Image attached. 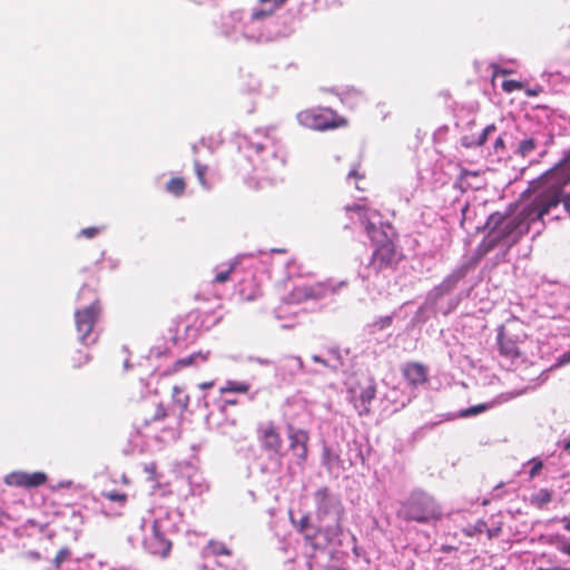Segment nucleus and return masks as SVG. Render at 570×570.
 Wrapping results in <instances>:
<instances>
[{
	"instance_id": "1",
	"label": "nucleus",
	"mask_w": 570,
	"mask_h": 570,
	"mask_svg": "<svg viewBox=\"0 0 570 570\" xmlns=\"http://www.w3.org/2000/svg\"><path fill=\"white\" fill-rule=\"evenodd\" d=\"M570 183V161L563 158L552 169L543 174L531 186L532 199L515 216L500 217L478 246L480 256L487 255L498 245L508 249L515 245L530 229V225L549 214L562 203L566 212L570 210V195L563 188Z\"/></svg>"
},
{
	"instance_id": "2",
	"label": "nucleus",
	"mask_w": 570,
	"mask_h": 570,
	"mask_svg": "<svg viewBox=\"0 0 570 570\" xmlns=\"http://www.w3.org/2000/svg\"><path fill=\"white\" fill-rule=\"evenodd\" d=\"M345 209L357 214L358 219L364 225L368 237L375 246L368 268L379 274L384 269L395 267L401 259V255L396 252L394 242L377 226V223H381L380 213L365 205L356 204L346 206Z\"/></svg>"
},
{
	"instance_id": "3",
	"label": "nucleus",
	"mask_w": 570,
	"mask_h": 570,
	"mask_svg": "<svg viewBox=\"0 0 570 570\" xmlns=\"http://www.w3.org/2000/svg\"><path fill=\"white\" fill-rule=\"evenodd\" d=\"M396 515L405 522L430 523L443 517L436 499L423 490H414L401 502Z\"/></svg>"
},
{
	"instance_id": "4",
	"label": "nucleus",
	"mask_w": 570,
	"mask_h": 570,
	"mask_svg": "<svg viewBox=\"0 0 570 570\" xmlns=\"http://www.w3.org/2000/svg\"><path fill=\"white\" fill-rule=\"evenodd\" d=\"M376 391L375 379L368 373H355L348 379V400L360 416L371 413V403L376 396Z\"/></svg>"
},
{
	"instance_id": "5",
	"label": "nucleus",
	"mask_w": 570,
	"mask_h": 570,
	"mask_svg": "<svg viewBox=\"0 0 570 570\" xmlns=\"http://www.w3.org/2000/svg\"><path fill=\"white\" fill-rule=\"evenodd\" d=\"M301 125L306 128L325 131L348 125V120L331 108L306 109L297 115Z\"/></svg>"
},
{
	"instance_id": "6",
	"label": "nucleus",
	"mask_w": 570,
	"mask_h": 570,
	"mask_svg": "<svg viewBox=\"0 0 570 570\" xmlns=\"http://www.w3.org/2000/svg\"><path fill=\"white\" fill-rule=\"evenodd\" d=\"M261 448L271 458H283V439L278 425L274 421L261 423L257 429Z\"/></svg>"
},
{
	"instance_id": "7",
	"label": "nucleus",
	"mask_w": 570,
	"mask_h": 570,
	"mask_svg": "<svg viewBox=\"0 0 570 570\" xmlns=\"http://www.w3.org/2000/svg\"><path fill=\"white\" fill-rule=\"evenodd\" d=\"M100 314L101 305L98 299L91 302L89 306L75 312L76 331L81 343H85L91 335Z\"/></svg>"
},
{
	"instance_id": "8",
	"label": "nucleus",
	"mask_w": 570,
	"mask_h": 570,
	"mask_svg": "<svg viewBox=\"0 0 570 570\" xmlns=\"http://www.w3.org/2000/svg\"><path fill=\"white\" fill-rule=\"evenodd\" d=\"M314 498L316 501V513L318 518H325L331 513H335L337 515V525L335 533L338 534L342 532L340 521L344 514V508L338 498L332 497L330 494V490L327 487L320 488L314 493Z\"/></svg>"
},
{
	"instance_id": "9",
	"label": "nucleus",
	"mask_w": 570,
	"mask_h": 570,
	"mask_svg": "<svg viewBox=\"0 0 570 570\" xmlns=\"http://www.w3.org/2000/svg\"><path fill=\"white\" fill-rule=\"evenodd\" d=\"M288 449L298 465H303L308 456L309 433L304 429L286 425Z\"/></svg>"
},
{
	"instance_id": "10",
	"label": "nucleus",
	"mask_w": 570,
	"mask_h": 570,
	"mask_svg": "<svg viewBox=\"0 0 570 570\" xmlns=\"http://www.w3.org/2000/svg\"><path fill=\"white\" fill-rule=\"evenodd\" d=\"M326 288L323 284H301L292 288V291L283 297V302L287 305L303 304L309 301H317L324 297Z\"/></svg>"
},
{
	"instance_id": "11",
	"label": "nucleus",
	"mask_w": 570,
	"mask_h": 570,
	"mask_svg": "<svg viewBox=\"0 0 570 570\" xmlns=\"http://www.w3.org/2000/svg\"><path fill=\"white\" fill-rule=\"evenodd\" d=\"M148 551L160 558H167L170 554L173 543L161 531L159 521L155 520L151 524V534L146 540Z\"/></svg>"
},
{
	"instance_id": "12",
	"label": "nucleus",
	"mask_w": 570,
	"mask_h": 570,
	"mask_svg": "<svg viewBox=\"0 0 570 570\" xmlns=\"http://www.w3.org/2000/svg\"><path fill=\"white\" fill-rule=\"evenodd\" d=\"M401 373L406 383L412 387H417L428 383L429 368L420 362H407L401 367Z\"/></svg>"
},
{
	"instance_id": "13",
	"label": "nucleus",
	"mask_w": 570,
	"mask_h": 570,
	"mask_svg": "<svg viewBox=\"0 0 570 570\" xmlns=\"http://www.w3.org/2000/svg\"><path fill=\"white\" fill-rule=\"evenodd\" d=\"M47 475L43 472H13L7 478V483L16 487L37 488L45 484Z\"/></svg>"
},
{
	"instance_id": "14",
	"label": "nucleus",
	"mask_w": 570,
	"mask_h": 570,
	"mask_svg": "<svg viewBox=\"0 0 570 570\" xmlns=\"http://www.w3.org/2000/svg\"><path fill=\"white\" fill-rule=\"evenodd\" d=\"M209 357V352H196L186 357L178 358L174 362L167 374H175L187 366L199 365L206 363Z\"/></svg>"
},
{
	"instance_id": "15",
	"label": "nucleus",
	"mask_w": 570,
	"mask_h": 570,
	"mask_svg": "<svg viewBox=\"0 0 570 570\" xmlns=\"http://www.w3.org/2000/svg\"><path fill=\"white\" fill-rule=\"evenodd\" d=\"M168 416V412L164 403L157 402L151 407L141 413V421L144 425L148 426L155 422L165 420Z\"/></svg>"
},
{
	"instance_id": "16",
	"label": "nucleus",
	"mask_w": 570,
	"mask_h": 570,
	"mask_svg": "<svg viewBox=\"0 0 570 570\" xmlns=\"http://www.w3.org/2000/svg\"><path fill=\"white\" fill-rule=\"evenodd\" d=\"M291 522L292 524L297 529V531L299 533H304V540L307 544H309L313 549H316L317 548V544H316V537H317V533L320 532V529H316V531L311 534V533H306V530L309 528V515L308 514H304L298 521H296L292 515H291Z\"/></svg>"
},
{
	"instance_id": "17",
	"label": "nucleus",
	"mask_w": 570,
	"mask_h": 570,
	"mask_svg": "<svg viewBox=\"0 0 570 570\" xmlns=\"http://www.w3.org/2000/svg\"><path fill=\"white\" fill-rule=\"evenodd\" d=\"M499 346L501 354L507 357L514 360L521 355L518 344L504 335L499 336Z\"/></svg>"
},
{
	"instance_id": "18",
	"label": "nucleus",
	"mask_w": 570,
	"mask_h": 570,
	"mask_svg": "<svg viewBox=\"0 0 570 570\" xmlns=\"http://www.w3.org/2000/svg\"><path fill=\"white\" fill-rule=\"evenodd\" d=\"M171 401L180 409V413L183 414L189 406L190 396L184 393L180 386L175 385L171 390Z\"/></svg>"
},
{
	"instance_id": "19",
	"label": "nucleus",
	"mask_w": 570,
	"mask_h": 570,
	"mask_svg": "<svg viewBox=\"0 0 570 570\" xmlns=\"http://www.w3.org/2000/svg\"><path fill=\"white\" fill-rule=\"evenodd\" d=\"M165 189L175 197H181L186 190V181L183 177H173L166 183Z\"/></svg>"
},
{
	"instance_id": "20",
	"label": "nucleus",
	"mask_w": 570,
	"mask_h": 570,
	"mask_svg": "<svg viewBox=\"0 0 570 570\" xmlns=\"http://www.w3.org/2000/svg\"><path fill=\"white\" fill-rule=\"evenodd\" d=\"M249 291L243 287L239 289L240 297L246 302H253L262 296V289L254 278L249 281Z\"/></svg>"
},
{
	"instance_id": "21",
	"label": "nucleus",
	"mask_w": 570,
	"mask_h": 570,
	"mask_svg": "<svg viewBox=\"0 0 570 570\" xmlns=\"http://www.w3.org/2000/svg\"><path fill=\"white\" fill-rule=\"evenodd\" d=\"M90 360L91 356L87 351L77 350L70 355L69 362L72 368L79 370L83 365L88 364Z\"/></svg>"
},
{
	"instance_id": "22",
	"label": "nucleus",
	"mask_w": 570,
	"mask_h": 570,
	"mask_svg": "<svg viewBox=\"0 0 570 570\" xmlns=\"http://www.w3.org/2000/svg\"><path fill=\"white\" fill-rule=\"evenodd\" d=\"M249 389H250V385L248 383L237 382V381H228L226 383V385L220 389V393L224 394V393L235 392V393L245 394L249 391Z\"/></svg>"
},
{
	"instance_id": "23",
	"label": "nucleus",
	"mask_w": 570,
	"mask_h": 570,
	"mask_svg": "<svg viewBox=\"0 0 570 570\" xmlns=\"http://www.w3.org/2000/svg\"><path fill=\"white\" fill-rule=\"evenodd\" d=\"M208 549L210 550L212 554L216 557H229L232 554V550L224 542L217 540H210L208 542Z\"/></svg>"
},
{
	"instance_id": "24",
	"label": "nucleus",
	"mask_w": 570,
	"mask_h": 570,
	"mask_svg": "<svg viewBox=\"0 0 570 570\" xmlns=\"http://www.w3.org/2000/svg\"><path fill=\"white\" fill-rule=\"evenodd\" d=\"M535 148H537V141L532 137H529V138L523 139V140H521L519 142L518 148H517V153L521 157H527L531 153H533Z\"/></svg>"
},
{
	"instance_id": "25",
	"label": "nucleus",
	"mask_w": 570,
	"mask_h": 570,
	"mask_svg": "<svg viewBox=\"0 0 570 570\" xmlns=\"http://www.w3.org/2000/svg\"><path fill=\"white\" fill-rule=\"evenodd\" d=\"M493 406L492 403H482L474 406H470L461 412L462 416H472L482 413Z\"/></svg>"
},
{
	"instance_id": "26",
	"label": "nucleus",
	"mask_w": 570,
	"mask_h": 570,
	"mask_svg": "<svg viewBox=\"0 0 570 570\" xmlns=\"http://www.w3.org/2000/svg\"><path fill=\"white\" fill-rule=\"evenodd\" d=\"M194 167L199 184L204 187H208V184L206 181V174L208 170L207 166L200 164L198 160H195Z\"/></svg>"
},
{
	"instance_id": "27",
	"label": "nucleus",
	"mask_w": 570,
	"mask_h": 570,
	"mask_svg": "<svg viewBox=\"0 0 570 570\" xmlns=\"http://www.w3.org/2000/svg\"><path fill=\"white\" fill-rule=\"evenodd\" d=\"M235 267H236V263H230L226 271H223V272H219L216 274L214 282L219 283V284L228 282L230 278V275L235 271Z\"/></svg>"
},
{
	"instance_id": "28",
	"label": "nucleus",
	"mask_w": 570,
	"mask_h": 570,
	"mask_svg": "<svg viewBox=\"0 0 570 570\" xmlns=\"http://www.w3.org/2000/svg\"><path fill=\"white\" fill-rule=\"evenodd\" d=\"M102 497L109 501L119 502L120 504H125L127 502V494L119 493L117 491L102 492Z\"/></svg>"
},
{
	"instance_id": "29",
	"label": "nucleus",
	"mask_w": 570,
	"mask_h": 570,
	"mask_svg": "<svg viewBox=\"0 0 570 570\" xmlns=\"http://www.w3.org/2000/svg\"><path fill=\"white\" fill-rule=\"evenodd\" d=\"M70 554H71V551L69 548H67V547L61 548L57 552V554L53 559V563H55L56 568H60L61 563L65 562L66 560H68Z\"/></svg>"
},
{
	"instance_id": "30",
	"label": "nucleus",
	"mask_w": 570,
	"mask_h": 570,
	"mask_svg": "<svg viewBox=\"0 0 570 570\" xmlns=\"http://www.w3.org/2000/svg\"><path fill=\"white\" fill-rule=\"evenodd\" d=\"M523 88V85L522 82L518 81V80H504L502 82V89L505 91V92H513V91H517V90H521Z\"/></svg>"
},
{
	"instance_id": "31",
	"label": "nucleus",
	"mask_w": 570,
	"mask_h": 570,
	"mask_svg": "<svg viewBox=\"0 0 570 570\" xmlns=\"http://www.w3.org/2000/svg\"><path fill=\"white\" fill-rule=\"evenodd\" d=\"M495 130V126L494 125H489L487 126L483 131L481 132V135L479 136L475 145L476 146H483L487 140H488V137L491 132H493Z\"/></svg>"
},
{
	"instance_id": "32",
	"label": "nucleus",
	"mask_w": 570,
	"mask_h": 570,
	"mask_svg": "<svg viewBox=\"0 0 570 570\" xmlns=\"http://www.w3.org/2000/svg\"><path fill=\"white\" fill-rule=\"evenodd\" d=\"M100 227H86L79 232L80 237L94 238L100 233Z\"/></svg>"
},
{
	"instance_id": "33",
	"label": "nucleus",
	"mask_w": 570,
	"mask_h": 570,
	"mask_svg": "<svg viewBox=\"0 0 570 570\" xmlns=\"http://www.w3.org/2000/svg\"><path fill=\"white\" fill-rule=\"evenodd\" d=\"M485 528H487V523H485V522H483V521H480V522H478V523L473 527V529H465V530H464V533H465L468 537H472V535H474V534H476V533H482V532H484V529H485Z\"/></svg>"
},
{
	"instance_id": "34",
	"label": "nucleus",
	"mask_w": 570,
	"mask_h": 570,
	"mask_svg": "<svg viewBox=\"0 0 570 570\" xmlns=\"http://www.w3.org/2000/svg\"><path fill=\"white\" fill-rule=\"evenodd\" d=\"M274 9H267V10H255L253 13H252V19L253 20H261V19H264L268 16H272L274 13Z\"/></svg>"
},
{
	"instance_id": "35",
	"label": "nucleus",
	"mask_w": 570,
	"mask_h": 570,
	"mask_svg": "<svg viewBox=\"0 0 570 570\" xmlns=\"http://www.w3.org/2000/svg\"><path fill=\"white\" fill-rule=\"evenodd\" d=\"M532 463H533V465L529 472L530 478H534L535 475H538L543 466L542 461H540V460L534 459V460H532Z\"/></svg>"
},
{
	"instance_id": "36",
	"label": "nucleus",
	"mask_w": 570,
	"mask_h": 570,
	"mask_svg": "<svg viewBox=\"0 0 570 570\" xmlns=\"http://www.w3.org/2000/svg\"><path fill=\"white\" fill-rule=\"evenodd\" d=\"M258 2L259 3L272 2L273 7L271 9H274V11H276L278 8L284 6L287 2V0H258Z\"/></svg>"
},
{
	"instance_id": "37",
	"label": "nucleus",
	"mask_w": 570,
	"mask_h": 570,
	"mask_svg": "<svg viewBox=\"0 0 570 570\" xmlns=\"http://www.w3.org/2000/svg\"><path fill=\"white\" fill-rule=\"evenodd\" d=\"M347 177L348 178H355V179H364L365 175L360 173L358 166H357V167H354V168H352L350 170Z\"/></svg>"
},
{
	"instance_id": "38",
	"label": "nucleus",
	"mask_w": 570,
	"mask_h": 570,
	"mask_svg": "<svg viewBox=\"0 0 570 570\" xmlns=\"http://www.w3.org/2000/svg\"><path fill=\"white\" fill-rule=\"evenodd\" d=\"M500 530H501L500 528L489 529L488 527L484 529V531H487V534H488L489 539L498 537Z\"/></svg>"
},
{
	"instance_id": "39",
	"label": "nucleus",
	"mask_w": 570,
	"mask_h": 570,
	"mask_svg": "<svg viewBox=\"0 0 570 570\" xmlns=\"http://www.w3.org/2000/svg\"><path fill=\"white\" fill-rule=\"evenodd\" d=\"M392 324V316H385L380 320V328L389 327Z\"/></svg>"
},
{
	"instance_id": "40",
	"label": "nucleus",
	"mask_w": 570,
	"mask_h": 570,
	"mask_svg": "<svg viewBox=\"0 0 570 570\" xmlns=\"http://www.w3.org/2000/svg\"><path fill=\"white\" fill-rule=\"evenodd\" d=\"M215 385V382L214 381H209V382H203L198 385V387L200 390H207V389H212L213 386Z\"/></svg>"
},
{
	"instance_id": "41",
	"label": "nucleus",
	"mask_w": 570,
	"mask_h": 570,
	"mask_svg": "<svg viewBox=\"0 0 570 570\" xmlns=\"http://www.w3.org/2000/svg\"><path fill=\"white\" fill-rule=\"evenodd\" d=\"M156 470H157L156 463H151V464L145 466V471L153 475L156 473Z\"/></svg>"
},
{
	"instance_id": "42",
	"label": "nucleus",
	"mask_w": 570,
	"mask_h": 570,
	"mask_svg": "<svg viewBox=\"0 0 570 570\" xmlns=\"http://www.w3.org/2000/svg\"><path fill=\"white\" fill-rule=\"evenodd\" d=\"M504 146V141L502 137H498L494 144V148L498 150L500 147Z\"/></svg>"
},
{
	"instance_id": "43",
	"label": "nucleus",
	"mask_w": 570,
	"mask_h": 570,
	"mask_svg": "<svg viewBox=\"0 0 570 570\" xmlns=\"http://www.w3.org/2000/svg\"><path fill=\"white\" fill-rule=\"evenodd\" d=\"M250 147L255 149L256 153H261L262 150H264V146L261 144H250Z\"/></svg>"
},
{
	"instance_id": "44",
	"label": "nucleus",
	"mask_w": 570,
	"mask_h": 570,
	"mask_svg": "<svg viewBox=\"0 0 570 570\" xmlns=\"http://www.w3.org/2000/svg\"><path fill=\"white\" fill-rule=\"evenodd\" d=\"M312 358H313V361H314V362H316V363H321V364H323V365H326V364H327V362H326L324 358H322L321 356H318V355H314Z\"/></svg>"
},
{
	"instance_id": "45",
	"label": "nucleus",
	"mask_w": 570,
	"mask_h": 570,
	"mask_svg": "<svg viewBox=\"0 0 570 570\" xmlns=\"http://www.w3.org/2000/svg\"><path fill=\"white\" fill-rule=\"evenodd\" d=\"M28 556H29L30 558H32V559H36V560H39V559H40V553H39V552H37V551H30V552L28 553Z\"/></svg>"
},
{
	"instance_id": "46",
	"label": "nucleus",
	"mask_w": 570,
	"mask_h": 570,
	"mask_svg": "<svg viewBox=\"0 0 570 570\" xmlns=\"http://www.w3.org/2000/svg\"><path fill=\"white\" fill-rule=\"evenodd\" d=\"M272 253H282V254H284V253H286V249L285 248H273Z\"/></svg>"
},
{
	"instance_id": "47",
	"label": "nucleus",
	"mask_w": 570,
	"mask_h": 570,
	"mask_svg": "<svg viewBox=\"0 0 570 570\" xmlns=\"http://www.w3.org/2000/svg\"><path fill=\"white\" fill-rule=\"evenodd\" d=\"M454 548L451 547V546H444L442 547V550L445 551V552H450L451 550H453Z\"/></svg>"
},
{
	"instance_id": "48",
	"label": "nucleus",
	"mask_w": 570,
	"mask_h": 570,
	"mask_svg": "<svg viewBox=\"0 0 570 570\" xmlns=\"http://www.w3.org/2000/svg\"><path fill=\"white\" fill-rule=\"evenodd\" d=\"M355 188L358 190H365V187L360 186L357 183H355Z\"/></svg>"
},
{
	"instance_id": "49",
	"label": "nucleus",
	"mask_w": 570,
	"mask_h": 570,
	"mask_svg": "<svg viewBox=\"0 0 570 570\" xmlns=\"http://www.w3.org/2000/svg\"><path fill=\"white\" fill-rule=\"evenodd\" d=\"M226 403H227V404H230V405H235L237 402H236V401H234V400H227V401H226Z\"/></svg>"
},
{
	"instance_id": "50",
	"label": "nucleus",
	"mask_w": 570,
	"mask_h": 570,
	"mask_svg": "<svg viewBox=\"0 0 570 570\" xmlns=\"http://www.w3.org/2000/svg\"><path fill=\"white\" fill-rule=\"evenodd\" d=\"M568 449H570V441L564 443V450H568Z\"/></svg>"
},
{
	"instance_id": "51",
	"label": "nucleus",
	"mask_w": 570,
	"mask_h": 570,
	"mask_svg": "<svg viewBox=\"0 0 570 570\" xmlns=\"http://www.w3.org/2000/svg\"><path fill=\"white\" fill-rule=\"evenodd\" d=\"M494 219H495V217H494V216H491V217H490L489 225H490Z\"/></svg>"
},
{
	"instance_id": "52",
	"label": "nucleus",
	"mask_w": 570,
	"mask_h": 570,
	"mask_svg": "<svg viewBox=\"0 0 570 570\" xmlns=\"http://www.w3.org/2000/svg\"><path fill=\"white\" fill-rule=\"evenodd\" d=\"M566 529L570 530V523L566 524Z\"/></svg>"
}]
</instances>
